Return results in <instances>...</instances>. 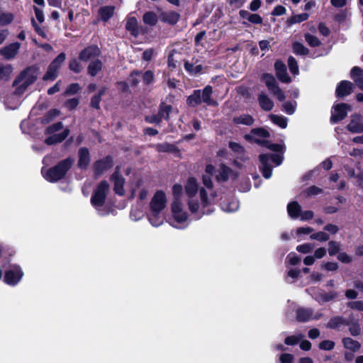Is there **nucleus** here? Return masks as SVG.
<instances>
[{
  "label": "nucleus",
  "mask_w": 363,
  "mask_h": 363,
  "mask_svg": "<svg viewBox=\"0 0 363 363\" xmlns=\"http://www.w3.org/2000/svg\"><path fill=\"white\" fill-rule=\"evenodd\" d=\"M73 163L74 159L71 157L66 158L47 170L42 169V174L47 181L56 182L65 177Z\"/></svg>",
  "instance_id": "1"
},
{
  "label": "nucleus",
  "mask_w": 363,
  "mask_h": 363,
  "mask_svg": "<svg viewBox=\"0 0 363 363\" xmlns=\"http://www.w3.org/2000/svg\"><path fill=\"white\" fill-rule=\"evenodd\" d=\"M213 88L211 85L206 86L202 90L195 89L186 99V104L190 107H196L202 102L208 106L217 105V101L211 98Z\"/></svg>",
  "instance_id": "2"
},
{
  "label": "nucleus",
  "mask_w": 363,
  "mask_h": 363,
  "mask_svg": "<svg viewBox=\"0 0 363 363\" xmlns=\"http://www.w3.org/2000/svg\"><path fill=\"white\" fill-rule=\"evenodd\" d=\"M37 78L38 69L34 67H28L13 82V86H16L15 92L17 94H23L28 86L34 83Z\"/></svg>",
  "instance_id": "3"
},
{
  "label": "nucleus",
  "mask_w": 363,
  "mask_h": 363,
  "mask_svg": "<svg viewBox=\"0 0 363 363\" xmlns=\"http://www.w3.org/2000/svg\"><path fill=\"white\" fill-rule=\"evenodd\" d=\"M262 80L265 83L268 90L271 91L279 101H283L286 99L284 92L279 86L272 74L264 73L262 75Z\"/></svg>",
  "instance_id": "4"
},
{
  "label": "nucleus",
  "mask_w": 363,
  "mask_h": 363,
  "mask_svg": "<svg viewBox=\"0 0 363 363\" xmlns=\"http://www.w3.org/2000/svg\"><path fill=\"white\" fill-rule=\"evenodd\" d=\"M109 187V184L106 180L101 181L97 185L94 194L92 195V206L101 207L104 205Z\"/></svg>",
  "instance_id": "5"
},
{
  "label": "nucleus",
  "mask_w": 363,
  "mask_h": 363,
  "mask_svg": "<svg viewBox=\"0 0 363 363\" xmlns=\"http://www.w3.org/2000/svg\"><path fill=\"white\" fill-rule=\"evenodd\" d=\"M351 110V106L346 103H338L334 104L332 107L330 121L332 124H335L344 120L349 111Z\"/></svg>",
  "instance_id": "6"
},
{
  "label": "nucleus",
  "mask_w": 363,
  "mask_h": 363,
  "mask_svg": "<svg viewBox=\"0 0 363 363\" xmlns=\"http://www.w3.org/2000/svg\"><path fill=\"white\" fill-rule=\"evenodd\" d=\"M120 166H116L113 173L110 177V181L113 183V191L116 194L123 196L125 195V178L121 173Z\"/></svg>",
  "instance_id": "7"
},
{
  "label": "nucleus",
  "mask_w": 363,
  "mask_h": 363,
  "mask_svg": "<svg viewBox=\"0 0 363 363\" xmlns=\"http://www.w3.org/2000/svg\"><path fill=\"white\" fill-rule=\"evenodd\" d=\"M167 204V197L164 191L157 190L150 202V211L160 213Z\"/></svg>",
  "instance_id": "8"
},
{
  "label": "nucleus",
  "mask_w": 363,
  "mask_h": 363,
  "mask_svg": "<svg viewBox=\"0 0 363 363\" xmlns=\"http://www.w3.org/2000/svg\"><path fill=\"white\" fill-rule=\"evenodd\" d=\"M113 159L111 155H107L102 159L96 160L93 164L94 175L98 177L113 167Z\"/></svg>",
  "instance_id": "9"
},
{
  "label": "nucleus",
  "mask_w": 363,
  "mask_h": 363,
  "mask_svg": "<svg viewBox=\"0 0 363 363\" xmlns=\"http://www.w3.org/2000/svg\"><path fill=\"white\" fill-rule=\"evenodd\" d=\"M115 6H103L97 11L96 18L92 21V24L96 25L100 21L108 22L114 15Z\"/></svg>",
  "instance_id": "10"
},
{
  "label": "nucleus",
  "mask_w": 363,
  "mask_h": 363,
  "mask_svg": "<svg viewBox=\"0 0 363 363\" xmlns=\"http://www.w3.org/2000/svg\"><path fill=\"white\" fill-rule=\"evenodd\" d=\"M346 128L352 133H363V117L359 113L352 114L350 121L347 125Z\"/></svg>",
  "instance_id": "11"
},
{
  "label": "nucleus",
  "mask_w": 363,
  "mask_h": 363,
  "mask_svg": "<svg viewBox=\"0 0 363 363\" xmlns=\"http://www.w3.org/2000/svg\"><path fill=\"white\" fill-rule=\"evenodd\" d=\"M171 209L173 217L177 223H183L187 220V213L182 211L180 199H178L177 198L174 199L171 205Z\"/></svg>",
  "instance_id": "12"
},
{
  "label": "nucleus",
  "mask_w": 363,
  "mask_h": 363,
  "mask_svg": "<svg viewBox=\"0 0 363 363\" xmlns=\"http://www.w3.org/2000/svg\"><path fill=\"white\" fill-rule=\"evenodd\" d=\"M158 18L162 23L175 26L180 19V14L174 11H160Z\"/></svg>",
  "instance_id": "13"
},
{
  "label": "nucleus",
  "mask_w": 363,
  "mask_h": 363,
  "mask_svg": "<svg viewBox=\"0 0 363 363\" xmlns=\"http://www.w3.org/2000/svg\"><path fill=\"white\" fill-rule=\"evenodd\" d=\"M274 69L276 76L280 82L286 84L291 82V78L287 73L286 66L281 60L275 61Z\"/></svg>",
  "instance_id": "14"
},
{
  "label": "nucleus",
  "mask_w": 363,
  "mask_h": 363,
  "mask_svg": "<svg viewBox=\"0 0 363 363\" xmlns=\"http://www.w3.org/2000/svg\"><path fill=\"white\" fill-rule=\"evenodd\" d=\"M23 275L22 270L19 267H15L13 269L6 272L4 281L7 284L14 286L19 282Z\"/></svg>",
  "instance_id": "15"
},
{
  "label": "nucleus",
  "mask_w": 363,
  "mask_h": 363,
  "mask_svg": "<svg viewBox=\"0 0 363 363\" xmlns=\"http://www.w3.org/2000/svg\"><path fill=\"white\" fill-rule=\"evenodd\" d=\"M354 89V84L347 80L341 81L335 89V95L337 98H344L350 95Z\"/></svg>",
  "instance_id": "16"
},
{
  "label": "nucleus",
  "mask_w": 363,
  "mask_h": 363,
  "mask_svg": "<svg viewBox=\"0 0 363 363\" xmlns=\"http://www.w3.org/2000/svg\"><path fill=\"white\" fill-rule=\"evenodd\" d=\"M259 160L261 164L259 169L262 176L265 179H269L272 174V167L269 164V155L268 154H261L259 155Z\"/></svg>",
  "instance_id": "17"
},
{
  "label": "nucleus",
  "mask_w": 363,
  "mask_h": 363,
  "mask_svg": "<svg viewBox=\"0 0 363 363\" xmlns=\"http://www.w3.org/2000/svg\"><path fill=\"white\" fill-rule=\"evenodd\" d=\"M184 190L188 197L193 198L195 196L199 190V184L195 177H190L187 179L184 186Z\"/></svg>",
  "instance_id": "18"
},
{
  "label": "nucleus",
  "mask_w": 363,
  "mask_h": 363,
  "mask_svg": "<svg viewBox=\"0 0 363 363\" xmlns=\"http://www.w3.org/2000/svg\"><path fill=\"white\" fill-rule=\"evenodd\" d=\"M21 44L19 43H13L8 46L3 48L0 50V53L6 60L13 58L18 53Z\"/></svg>",
  "instance_id": "19"
},
{
  "label": "nucleus",
  "mask_w": 363,
  "mask_h": 363,
  "mask_svg": "<svg viewBox=\"0 0 363 363\" xmlns=\"http://www.w3.org/2000/svg\"><path fill=\"white\" fill-rule=\"evenodd\" d=\"M199 60L192 58V62L188 60L184 62V67L185 70L191 75H196L201 73L203 70L202 65H196Z\"/></svg>",
  "instance_id": "20"
},
{
  "label": "nucleus",
  "mask_w": 363,
  "mask_h": 363,
  "mask_svg": "<svg viewBox=\"0 0 363 363\" xmlns=\"http://www.w3.org/2000/svg\"><path fill=\"white\" fill-rule=\"evenodd\" d=\"M350 320L341 315L332 317L327 323V328L337 330L341 325H349Z\"/></svg>",
  "instance_id": "21"
},
{
  "label": "nucleus",
  "mask_w": 363,
  "mask_h": 363,
  "mask_svg": "<svg viewBox=\"0 0 363 363\" xmlns=\"http://www.w3.org/2000/svg\"><path fill=\"white\" fill-rule=\"evenodd\" d=\"M78 166L80 169H86L90 162L89 151L86 147H82L78 152Z\"/></svg>",
  "instance_id": "22"
},
{
  "label": "nucleus",
  "mask_w": 363,
  "mask_h": 363,
  "mask_svg": "<svg viewBox=\"0 0 363 363\" xmlns=\"http://www.w3.org/2000/svg\"><path fill=\"white\" fill-rule=\"evenodd\" d=\"M239 15L241 18L247 19L248 21L253 24H262L263 19L259 14L250 13L248 11L240 10Z\"/></svg>",
  "instance_id": "23"
},
{
  "label": "nucleus",
  "mask_w": 363,
  "mask_h": 363,
  "mask_svg": "<svg viewBox=\"0 0 363 363\" xmlns=\"http://www.w3.org/2000/svg\"><path fill=\"white\" fill-rule=\"evenodd\" d=\"M125 29L130 32V33L137 37L139 34L138 21L135 17L130 16L128 17L125 23Z\"/></svg>",
  "instance_id": "24"
},
{
  "label": "nucleus",
  "mask_w": 363,
  "mask_h": 363,
  "mask_svg": "<svg viewBox=\"0 0 363 363\" xmlns=\"http://www.w3.org/2000/svg\"><path fill=\"white\" fill-rule=\"evenodd\" d=\"M258 102L261 108L265 111H271L274 106L273 101L263 93L258 95Z\"/></svg>",
  "instance_id": "25"
},
{
  "label": "nucleus",
  "mask_w": 363,
  "mask_h": 363,
  "mask_svg": "<svg viewBox=\"0 0 363 363\" xmlns=\"http://www.w3.org/2000/svg\"><path fill=\"white\" fill-rule=\"evenodd\" d=\"M232 172V169L226 164L221 163L218 169V174L216 176L217 182H226L229 179L230 174Z\"/></svg>",
  "instance_id": "26"
},
{
  "label": "nucleus",
  "mask_w": 363,
  "mask_h": 363,
  "mask_svg": "<svg viewBox=\"0 0 363 363\" xmlns=\"http://www.w3.org/2000/svg\"><path fill=\"white\" fill-rule=\"evenodd\" d=\"M252 135L262 138H267L270 137V133L264 128H255L250 130V135H245V138L247 140H251L252 139Z\"/></svg>",
  "instance_id": "27"
},
{
  "label": "nucleus",
  "mask_w": 363,
  "mask_h": 363,
  "mask_svg": "<svg viewBox=\"0 0 363 363\" xmlns=\"http://www.w3.org/2000/svg\"><path fill=\"white\" fill-rule=\"evenodd\" d=\"M69 130L66 128L62 133L58 134H54L45 140V143L48 145H53L57 143H60L64 140L69 135Z\"/></svg>",
  "instance_id": "28"
},
{
  "label": "nucleus",
  "mask_w": 363,
  "mask_h": 363,
  "mask_svg": "<svg viewBox=\"0 0 363 363\" xmlns=\"http://www.w3.org/2000/svg\"><path fill=\"white\" fill-rule=\"evenodd\" d=\"M233 122L237 125L242 124V125L250 126V125H253V123L255 122V119L250 114H242L239 116L233 117Z\"/></svg>",
  "instance_id": "29"
},
{
  "label": "nucleus",
  "mask_w": 363,
  "mask_h": 363,
  "mask_svg": "<svg viewBox=\"0 0 363 363\" xmlns=\"http://www.w3.org/2000/svg\"><path fill=\"white\" fill-rule=\"evenodd\" d=\"M287 212L291 218H297L301 212V207L297 201H291L287 205Z\"/></svg>",
  "instance_id": "30"
},
{
  "label": "nucleus",
  "mask_w": 363,
  "mask_h": 363,
  "mask_svg": "<svg viewBox=\"0 0 363 363\" xmlns=\"http://www.w3.org/2000/svg\"><path fill=\"white\" fill-rule=\"evenodd\" d=\"M172 106L169 104H167L164 102H161L159 106L158 114L161 117L162 119H164L168 121L169 120V114L172 111Z\"/></svg>",
  "instance_id": "31"
},
{
  "label": "nucleus",
  "mask_w": 363,
  "mask_h": 363,
  "mask_svg": "<svg viewBox=\"0 0 363 363\" xmlns=\"http://www.w3.org/2000/svg\"><path fill=\"white\" fill-rule=\"evenodd\" d=\"M155 149L158 152H179V148L174 144L168 143H158L155 145Z\"/></svg>",
  "instance_id": "32"
},
{
  "label": "nucleus",
  "mask_w": 363,
  "mask_h": 363,
  "mask_svg": "<svg viewBox=\"0 0 363 363\" xmlns=\"http://www.w3.org/2000/svg\"><path fill=\"white\" fill-rule=\"evenodd\" d=\"M296 320L298 322L305 323L311 319L312 311L308 308H299L296 310Z\"/></svg>",
  "instance_id": "33"
},
{
  "label": "nucleus",
  "mask_w": 363,
  "mask_h": 363,
  "mask_svg": "<svg viewBox=\"0 0 363 363\" xmlns=\"http://www.w3.org/2000/svg\"><path fill=\"white\" fill-rule=\"evenodd\" d=\"M342 342L346 349L352 352H357L361 347V344L358 341L354 340L351 337H344L342 340Z\"/></svg>",
  "instance_id": "34"
},
{
  "label": "nucleus",
  "mask_w": 363,
  "mask_h": 363,
  "mask_svg": "<svg viewBox=\"0 0 363 363\" xmlns=\"http://www.w3.org/2000/svg\"><path fill=\"white\" fill-rule=\"evenodd\" d=\"M269 118H270L271 121L273 123L278 125L281 128L284 129L287 127V122H288L287 118H286L283 116H278V115H275V114H270L269 116Z\"/></svg>",
  "instance_id": "35"
},
{
  "label": "nucleus",
  "mask_w": 363,
  "mask_h": 363,
  "mask_svg": "<svg viewBox=\"0 0 363 363\" xmlns=\"http://www.w3.org/2000/svg\"><path fill=\"white\" fill-rule=\"evenodd\" d=\"M143 20L145 24L154 26L157 24L159 18L153 11H147L144 13Z\"/></svg>",
  "instance_id": "36"
},
{
  "label": "nucleus",
  "mask_w": 363,
  "mask_h": 363,
  "mask_svg": "<svg viewBox=\"0 0 363 363\" xmlns=\"http://www.w3.org/2000/svg\"><path fill=\"white\" fill-rule=\"evenodd\" d=\"M309 17V14L307 13H303L298 15H294L289 18L286 21L288 26H291L297 23H301L306 21Z\"/></svg>",
  "instance_id": "37"
},
{
  "label": "nucleus",
  "mask_w": 363,
  "mask_h": 363,
  "mask_svg": "<svg viewBox=\"0 0 363 363\" xmlns=\"http://www.w3.org/2000/svg\"><path fill=\"white\" fill-rule=\"evenodd\" d=\"M337 297V293L336 291H332L328 293L322 292L318 294V300L319 302L327 303L334 300Z\"/></svg>",
  "instance_id": "38"
},
{
  "label": "nucleus",
  "mask_w": 363,
  "mask_h": 363,
  "mask_svg": "<svg viewBox=\"0 0 363 363\" xmlns=\"http://www.w3.org/2000/svg\"><path fill=\"white\" fill-rule=\"evenodd\" d=\"M292 48L296 55H307L309 53V50L303 43L298 41L293 43Z\"/></svg>",
  "instance_id": "39"
},
{
  "label": "nucleus",
  "mask_w": 363,
  "mask_h": 363,
  "mask_svg": "<svg viewBox=\"0 0 363 363\" xmlns=\"http://www.w3.org/2000/svg\"><path fill=\"white\" fill-rule=\"evenodd\" d=\"M301 259L299 256H298L295 252H290L285 259L286 266L288 265H298L301 263Z\"/></svg>",
  "instance_id": "40"
},
{
  "label": "nucleus",
  "mask_w": 363,
  "mask_h": 363,
  "mask_svg": "<svg viewBox=\"0 0 363 363\" xmlns=\"http://www.w3.org/2000/svg\"><path fill=\"white\" fill-rule=\"evenodd\" d=\"M349 332L354 337L358 336L361 333V327L359 320H350Z\"/></svg>",
  "instance_id": "41"
},
{
  "label": "nucleus",
  "mask_w": 363,
  "mask_h": 363,
  "mask_svg": "<svg viewBox=\"0 0 363 363\" xmlns=\"http://www.w3.org/2000/svg\"><path fill=\"white\" fill-rule=\"evenodd\" d=\"M143 74L142 70L133 69L130 72L129 77L130 78V84L132 87L138 86L140 79L137 77H140Z\"/></svg>",
  "instance_id": "42"
},
{
  "label": "nucleus",
  "mask_w": 363,
  "mask_h": 363,
  "mask_svg": "<svg viewBox=\"0 0 363 363\" xmlns=\"http://www.w3.org/2000/svg\"><path fill=\"white\" fill-rule=\"evenodd\" d=\"M143 82L145 86L152 84L155 82V74L152 70H147L142 74Z\"/></svg>",
  "instance_id": "43"
},
{
  "label": "nucleus",
  "mask_w": 363,
  "mask_h": 363,
  "mask_svg": "<svg viewBox=\"0 0 363 363\" xmlns=\"http://www.w3.org/2000/svg\"><path fill=\"white\" fill-rule=\"evenodd\" d=\"M58 69L56 67L50 65L47 72L43 77L44 80H54L58 75Z\"/></svg>",
  "instance_id": "44"
},
{
  "label": "nucleus",
  "mask_w": 363,
  "mask_h": 363,
  "mask_svg": "<svg viewBox=\"0 0 363 363\" xmlns=\"http://www.w3.org/2000/svg\"><path fill=\"white\" fill-rule=\"evenodd\" d=\"M288 67L291 73L294 75H297L299 73L298 65L296 60L293 56H289L288 58Z\"/></svg>",
  "instance_id": "45"
},
{
  "label": "nucleus",
  "mask_w": 363,
  "mask_h": 363,
  "mask_svg": "<svg viewBox=\"0 0 363 363\" xmlns=\"http://www.w3.org/2000/svg\"><path fill=\"white\" fill-rule=\"evenodd\" d=\"M340 250V242L335 241V240H330L328 242V254L330 256H335L337 253H339V251Z\"/></svg>",
  "instance_id": "46"
},
{
  "label": "nucleus",
  "mask_w": 363,
  "mask_h": 363,
  "mask_svg": "<svg viewBox=\"0 0 363 363\" xmlns=\"http://www.w3.org/2000/svg\"><path fill=\"white\" fill-rule=\"evenodd\" d=\"M12 72V67L9 65L0 64V79H8Z\"/></svg>",
  "instance_id": "47"
},
{
  "label": "nucleus",
  "mask_w": 363,
  "mask_h": 363,
  "mask_svg": "<svg viewBox=\"0 0 363 363\" xmlns=\"http://www.w3.org/2000/svg\"><path fill=\"white\" fill-rule=\"evenodd\" d=\"M160 213L150 211L148 216V220L153 226H159L162 223V218L160 216Z\"/></svg>",
  "instance_id": "48"
},
{
  "label": "nucleus",
  "mask_w": 363,
  "mask_h": 363,
  "mask_svg": "<svg viewBox=\"0 0 363 363\" xmlns=\"http://www.w3.org/2000/svg\"><path fill=\"white\" fill-rule=\"evenodd\" d=\"M305 40L312 48L318 47L321 44L320 40L315 35L310 33L305 34Z\"/></svg>",
  "instance_id": "49"
},
{
  "label": "nucleus",
  "mask_w": 363,
  "mask_h": 363,
  "mask_svg": "<svg viewBox=\"0 0 363 363\" xmlns=\"http://www.w3.org/2000/svg\"><path fill=\"white\" fill-rule=\"evenodd\" d=\"M310 238L311 240H316L320 242H325L329 240L330 236L325 232L319 231V232L311 234L310 235Z\"/></svg>",
  "instance_id": "50"
},
{
  "label": "nucleus",
  "mask_w": 363,
  "mask_h": 363,
  "mask_svg": "<svg viewBox=\"0 0 363 363\" xmlns=\"http://www.w3.org/2000/svg\"><path fill=\"white\" fill-rule=\"evenodd\" d=\"M350 77L355 82L358 79L363 77V70L357 67H353L350 71Z\"/></svg>",
  "instance_id": "51"
},
{
  "label": "nucleus",
  "mask_w": 363,
  "mask_h": 363,
  "mask_svg": "<svg viewBox=\"0 0 363 363\" xmlns=\"http://www.w3.org/2000/svg\"><path fill=\"white\" fill-rule=\"evenodd\" d=\"M335 346V342L333 340H323L320 342L318 345V347L320 350H325V351H330L334 349Z\"/></svg>",
  "instance_id": "52"
},
{
  "label": "nucleus",
  "mask_w": 363,
  "mask_h": 363,
  "mask_svg": "<svg viewBox=\"0 0 363 363\" xmlns=\"http://www.w3.org/2000/svg\"><path fill=\"white\" fill-rule=\"evenodd\" d=\"M69 68L75 73H79L82 70L83 66L76 58H73L69 62Z\"/></svg>",
  "instance_id": "53"
},
{
  "label": "nucleus",
  "mask_w": 363,
  "mask_h": 363,
  "mask_svg": "<svg viewBox=\"0 0 363 363\" xmlns=\"http://www.w3.org/2000/svg\"><path fill=\"white\" fill-rule=\"evenodd\" d=\"M314 248V245L312 243H304L299 245L296 247V250L298 252L307 254L312 252Z\"/></svg>",
  "instance_id": "54"
},
{
  "label": "nucleus",
  "mask_w": 363,
  "mask_h": 363,
  "mask_svg": "<svg viewBox=\"0 0 363 363\" xmlns=\"http://www.w3.org/2000/svg\"><path fill=\"white\" fill-rule=\"evenodd\" d=\"M60 111L57 109H52L48 113L43 116L42 118V122L43 123H48L50 122L53 118H55L56 116H59Z\"/></svg>",
  "instance_id": "55"
},
{
  "label": "nucleus",
  "mask_w": 363,
  "mask_h": 363,
  "mask_svg": "<svg viewBox=\"0 0 363 363\" xmlns=\"http://www.w3.org/2000/svg\"><path fill=\"white\" fill-rule=\"evenodd\" d=\"M302 335H290L285 338L284 343L286 345L294 346L297 345L301 340Z\"/></svg>",
  "instance_id": "56"
},
{
  "label": "nucleus",
  "mask_w": 363,
  "mask_h": 363,
  "mask_svg": "<svg viewBox=\"0 0 363 363\" xmlns=\"http://www.w3.org/2000/svg\"><path fill=\"white\" fill-rule=\"evenodd\" d=\"M103 67L102 62L99 59H92V77L96 76Z\"/></svg>",
  "instance_id": "57"
},
{
  "label": "nucleus",
  "mask_w": 363,
  "mask_h": 363,
  "mask_svg": "<svg viewBox=\"0 0 363 363\" xmlns=\"http://www.w3.org/2000/svg\"><path fill=\"white\" fill-rule=\"evenodd\" d=\"M91 58V48L86 47L79 55V59L82 62H88Z\"/></svg>",
  "instance_id": "58"
},
{
  "label": "nucleus",
  "mask_w": 363,
  "mask_h": 363,
  "mask_svg": "<svg viewBox=\"0 0 363 363\" xmlns=\"http://www.w3.org/2000/svg\"><path fill=\"white\" fill-rule=\"evenodd\" d=\"M13 16L9 13L0 12V25L4 26L9 24L13 21Z\"/></svg>",
  "instance_id": "59"
},
{
  "label": "nucleus",
  "mask_w": 363,
  "mask_h": 363,
  "mask_svg": "<svg viewBox=\"0 0 363 363\" xmlns=\"http://www.w3.org/2000/svg\"><path fill=\"white\" fill-rule=\"evenodd\" d=\"M293 104L291 101H286L283 104V110L289 115H292L296 111V102Z\"/></svg>",
  "instance_id": "60"
},
{
  "label": "nucleus",
  "mask_w": 363,
  "mask_h": 363,
  "mask_svg": "<svg viewBox=\"0 0 363 363\" xmlns=\"http://www.w3.org/2000/svg\"><path fill=\"white\" fill-rule=\"evenodd\" d=\"M105 92V88H103L99 91L98 94L92 96V108H99V102L101 101V96Z\"/></svg>",
  "instance_id": "61"
},
{
  "label": "nucleus",
  "mask_w": 363,
  "mask_h": 363,
  "mask_svg": "<svg viewBox=\"0 0 363 363\" xmlns=\"http://www.w3.org/2000/svg\"><path fill=\"white\" fill-rule=\"evenodd\" d=\"M66 59V55L64 52H61L57 57L50 63L52 67H56L57 69H60L62 64L65 62Z\"/></svg>",
  "instance_id": "62"
},
{
  "label": "nucleus",
  "mask_w": 363,
  "mask_h": 363,
  "mask_svg": "<svg viewBox=\"0 0 363 363\" xmlns=\"http://www.w3.org/2000/svg\"><path fill=\"white\" fill-rule=\"evenodd\" d=\"M188 206L189 211L192 213H196L199 208V203L197 199L189 198L188 201Z\"/></svg>",
  "instance_id": "63"
},
{
  "label": "nucleus",
  "mask_w": 363,
  "mask_h": 363,
  "mask_svg": "<svg viewBox=\"0 0 363 363\" xmlns=\"http://www.w3.org/2000/svg\"><path fill=\"white\" fill-rule=\"evenodd\" d=\"M347 306L352 310L363 311V301H350L347 303Z\"/></svg>",
  "instance_id": "64"
}]
</instances>
